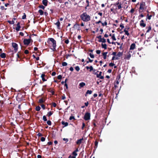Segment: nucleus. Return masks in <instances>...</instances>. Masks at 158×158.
<instances>
[{
    "label": "nucleus",
    "mask_w": 158,
    "mask_h": 158,
    "mask_svg": "<svg viewBox=\"0 0 158 158\" xmlns=\"http://www.w3.org/2000/svg\"><path fill=\"white\" fill-rule=\"evenodd\" d=\"M43 120L44 121H47V119L46 118V117L45 115H44L43 117Z\"/></svg>",
    "instance_id": "obj_43"
},
{
    "label": "nucleus",
    "mask_w": 158,
    "mask_h": 158,
    "mask_svg": "<svg viewBox=\"0 0 158 158\" xmlns=\"http://www.w3.org/2000/svg\"><path fill=\"white\" fill-rule=\"evenodd\" d=\"M47 124L49 126L51 125L52 123L50 120H48L47 121Z\"/></svg>",
    "instance_id": "obj_47"
},
{
    "label": "nucleus",
    "mask_w": 158,
    "mask_h": 158,
    "mask_svg": "<svg viewBox=\"0 0 158 158\" xmlns=\"http://www.w3.org/2000/svg\"><path fill=\"white\" fill-rule=\"evenodd\" d=\"M35 110L37 111H39L40 110V106H37L35 108Z\"/></svg>",
    "instance_id": "obj_36"
},
{
    "label": "nucleus",
    "mask_w": 158,
    "mask_h": 158,
    "mask_svg": "<svg viewBox=\"0 0 158 158\" xmlns=\"http://www.w3.org/2000/svg\"><path fill=\"white\" fill-rule=\"evenodd\" d=\"M53 111H50L48 113L47 116L49 117H50L53 114Z\"/></svg>",
    "instance_id": "obj_34"
},
{
    "label": "nucleus",
    "mask_w": 158,
    "mask_h": 158,
    "mask_svg": "<svg viewBox=\"0 0 158 158\" xmlns=\"http://www.w3.org/2000/svg\"><path fill=\"white\" fill-rule=\"evenodd\" d=\"M120 27H121L122 29L124 27L123 24H122V23L120 25Z\"/></svg>",
    "instance_id": "obj_61"
},
{
    "label": "nucleus",
    "mask_w": 158,
    "mask_h": 158,
    "mask_svg": "<svg viewBox=\"0 0 158 158\" xmlns=\"http://www.w3.org/2000/svg\"><path fill=\"white\" fill-rule=\"evenodd\" d=\"M45 99L44 98H42L39 100L38 103H42L45 102Z\"/></svg>",
    "instance_id": "obj_19"
},
{
    "label": "nucleus",
    "mask_w": 158,
    "mask_h": 158,
    "mask_svg": "<svg viewBox=\"0 0 158 158\" xmlns=\"http://www.w3.org/2000/svg\"><path fill=\"white\" fill-rule=\"evenodd\" d=\"M62 76L61 75H60L57 76V78L59 80H61L62 79Z\"/></svg>",
    "instance_id": "obj_48"
},
{
    "label": "nucleus",
    "mask_w": 158,
    "mask_h": 158,
    "mask_svg": "<svg viewBox=\"0 0 158 158\" xmlns=\"http://www.w3.org/2000/svg\"><path fill=\"white\" fill-rule=\"evenodd\" d=\"M16 52H15V50H11V49H9L8 53H10V55H11V56H13V55Z\"/></svg>",
    "instance_id": "obj_14"
},
{
    "label": "nucleus",
    "mask_w": 158,
    "mask_h": 158,
    "mask_svg": "<svg viewBox=\"0 0 158 158\" xmlns=\"http://www.w3.org/2000/svg\"><path fill=\"white\" fill-rule=\"evenodd\" d=\"M146 25V24L144 23V20H141L140 21V26L142 27H145Z\"/></svg>",
    "instance_id": "obj_12"
},
{
    "label": "nucleus",
    "mask_w": 158,
    "mask_h": 158,
    "mask_svg": "<svg viewBox=\"0 0 158 158\" xmlns=\"http://www.w3.org/2000/svg\"><path fill=\"white\" fill-rule=\"evenodd\" d=\"M119 58L118 57H115V56H113L112 58V60H118Z\"/></svg>",
    "instance_id": "obj_38"
},
{
    "label": "nucleus",
    "mask_w": 158,
    "mask_h": 158,
    "mask_svg": "<svg viewBox=\"0 0 158 158\" xmlns=\"http://www.w3.org/2000/svg\"><path fill=\"white\" fill-rule=\"evenodd\" d=\"M146 28H148V30L146 31V33H148L150 32V31L152 29V27L151 26H149L148 27H146Z\"/></svg>",
    "instance_id": "obj_29"
},
{
    "label": "nucleus",
    "mask_w": 158,
    "mask_h": 158,
    "mask_svg": "<svg viewBox=\"0 0 158 158\" xmlns=\"http://www.w3.org/2000/svg\"><path fill=\"white\" fill-rule=\"evenodd\" d=\"M129 52H127L126 54V57L125 58L129 60L131 56V55L130 53Z\"/></svg>",
    "instance_id": "obj_16"
},
{
    "label": "nucleus",
    "mask_w": 158,
    "mask_h": 158,
    "mask_svg": "<svg viewBox=\"0 0 158 158\" xmlns=\"http://www.w3.org/2000/svg\"><path fill=\"white\" fill-rule=\"evenodd\" d=\"M96 38L99 39V40H98V41L99 42H101V41H102V36L101 35L97 36Z\"/></svg>",
    "instance_id": "obj_25"
},
{
    "label": "nucleus",
    "mask_w": 158,
    "mask_h": 158,
    "mask_svg": "<svg viewBox=\"0 0 158 158\" xmlns=\"http://www.w3.org/2000/svg\"><path fill=\"white\" fill-rule=\"evenodd\" d=\"M64 42L65 44H68L69 43V41L68 39H67L65 40V41H64Z\"/></svg>",
    "instance_id": "obj_55"
},
{
    "label": "nucleus",
    "mask_w": 158,
    "mask_h": 158,
    "mask_svg": "<svg viewBox=\"0 0 158 158\" xmlns=\"http://www.w3.org/2000/svg\"><path fill=\"white\" fill-rule=\"evenodd\" d=\"M95 75H96L97 76V78H99L101 79H104V77L103 76H101V75L102 74V72H99V74H98L97 73H95Z\"/></svg>",
    "instance_id": "obj_8"
},
{
    "label": "nucleus",
    "mask_w": 158,
    "mask_h": 158,
    "mask_svg": "<svg viewBox=\"0 0 158 158\" xmlns=\"http://www.w3.org/2000/svg\"><path fill=\"white\" fill-rule=\"evenodd\" d=\"M114 65L115 64L112 63H110L109 64V66L110 67H112L114 66Z\"/></svg>",
    "instance_id": "obj_51"
},
{
    "label": "nucleus",
    "mask_w": 158,
    "mask_h": 158,
    "mask_svg": "<svg viewBox=\"0 0 158 158\" xmlns=\"http://www.w3.org/2000/svg\"><path fill=\"white\" fill-rule=\"evenodd\" d=\"M41 77L42 78V80L44 82L47 81V79L45 78H48L45 75L44 73H43L41 74Z\"/></svg>",
    "instance_id": "obj_10"
},
{
    "label": "nucleus",
    "mask_w": 158,
    "mask_h": 158,
    "mask_svg": "<svg viewBox=\"0 0 158 158\" xmlns=\"http://www.w3.org/2000/svg\"><path fill=\"white\" fill-rule=\"evenodd\" d=\"M0 56L1 58H4L6 57V54L4 53H2L0 54Z\"/></svg>",
    "instance_id": "obj_26"
},
{
    "label": "nucleus",
    "mask_w": 158,
    "mask_h": 158,
    "mask_svg": "<svg viewBox=\"0 0 158 158\" xmlns=\"http://www.w3.org/2000/svg\"><path fill=\"white\" fill-rule=\"evenodd\" d=\"M122 55H123V52H119L116 55V56L118 57V58L120 57L121 56H122Z\"/></svg>",
    "instance_id": "obj_24"
},
{
    "label": "nucleus",
    "mask_w": 158,
    "mask_h": 158,
    "mask_svg": "<svg viewBox=\"0 0 158 158\" xmlns=\"http://www.w3.org/2000/svg\"><path fill=\"white\" fill-rule=\"evenodd\" d=\"M24 53L25 54H28L29 53V51L27 50H26L24 51Z\"/></svg>",
    "instance_id": "obj_62"
},
{
    "label": "nucleus",
    "mask_w": 158,
    "mask_h": 158,
    "mask_svg": "<svg viewBox=\"0 0 158 158\" xmlns=\"http://www.w3.org/2000/svg\"><path fill=\"white\" fill-rule=\"evenodd\" d=\"M107 52H104L102 53V55L103 56V58L104 60L106 59L107 54Z\"/></svg>",
    "instance_id": "obj_17"
},
{
    "label": "nucleus",
    "mask_w": 158,
    "mask_h": 158,
    "mask_svg": "<svg viewBox=\"0 0 158 158\" xmlns=\"http://www.w3.org/2000/svg\"><path fill=\"white\" fill-rule=\"evenodd\" d=\"M45 140V138L44 137H42L41 138V140L42 142L44 141Z\"/></svg>",
    "instance_id": "obj_52"
},
{
    "label": "nucleus",
    "mask_w": 158,
    "mask_h": 158,
    "mask_svg": "<svg viewBox=\"0 0 158 158\" xmlns=\"http://www.w3.org/2000/svg\"><path fill=\"white\" fill-rule=\"evenodd\" d=\"M48 91L49 92H50V93H51L52 95H54L55 92L51 88H50L48 90Z\"/></svg>",
    "instance_id": "obj_22"
},
{
    "label": "nucleus",
    "mask_w": 158,
    "mask_h": 158,
    "mask_svg": "<svg viewBox=\"0 0 158 158\" xmlns=\"http://www.w3.org/2000/svg\"><path fill=\"white\" fill-rule=\"evenodd\" d=\"M135 48V44L134 43H133L131 44L129 49V52L132 53L131 50H133Z\"/></svg>",
    "instance_id": "obj_9"
},
{
    "label": "nucleus",
    "mask_w": 158,
    "mask_h": 158,
    "mask_svg": "<svg viewBox=\"0 0 158 158\" xmlns=\"http://www.w3.org/2000/svg\"><path fill=\"white\" fill-rule=\"evenodd\" d=\"M73 28L77 29L78 31H80V27L79 26V25L77 23L74 25Z\"/></svg>",
    "instance_id": "obj_11"
},
{
    "label": "nucleus",
    "mask_w": 158,
    "mask_h": 158,
    "mask_svg": "<svg viewBox=\"0 0 158 158\" xmlns=\"http://www.w3.org/2000/svg\"><path fill=\"white\" fill-rule=\"evenodd\" d=\"M63 140L64 141H66L65 143H66L67 142H68L69 141V139H67V138H64L63 139Z\"/></svg>",
    "instance_id": "obj_53"
},
{
    "label": "nucleus",
    "mask_w": 158,
    "mask_h": 158,
    "mask_svg": "<svg viewBox=\"0 0 158 158\" xmlns=\"http://www.w3.org/2000/svg\"><path fill=\"white\" fill-rule=\"evenodd\" d=\"M48 3V1L47 0H43L42 3L45 6H47Z\"/></svg>",
    "instance_id": "obj_21"
},
{
    "label": "nucleus",
    "mask_w": 158,
    "mask_h": 158,
    "mask_svg": "<svg viewBox=\"0 0 158 158\" xmlns=\"http://www.w3.org/2000/svg\"><path fill=\"white\" fill-rule=\"evenodd\" d=\"M12 46L14 48V50H15V52H17L18 48V44L15 43H12Z\"/></svg>",
    "instance_id": "obj_6"
},
{
    "label": "nucleus",
    "mask_w": 158,
    "mask_h": 158,
    "mask_svg": "<svg viewBox=\"0 0 158 158\" xmlns=\"http://www.w3.org/2000/svg\"><path fill=\"white\" fill-rule=\"evenodd\" d=\"M92 93V91L91 90H88L86 92V93L85 94V96H86L87 94H91Z\"/></svg>",
    "instance_id": "obj_28"
},
{
    "label": "nucleus",
    "mask_w": 158,
    "mask_h": 158,
    "mask_svg": "<svg viewBox=\"0 0 158 158\" xmlns=\"http://www.w3.org/2000/svg\"><path fill=\"white\" fill-rule=\"evenodd\" d=\"M102 48L106 49H107V45L106 44H102Z\"/></svg>",
    "instance_id": "obj_32"
},
{
    "label": "nucleus",
    "mask_w": 158,
    "mask_h": 158,
    "mask_svg": "<svg viewBox=\"0 0 158 158\" xmlns=\"http://www.w3.org/2000/svg\"><path fill=\"white\" fill-rule=\"evenodd\" d=\"M38 7L40 8H41L43 10H44L45 8V6H43V5H40Z\"/></svg>",
    "instance_id": "obj_40"
},
{
    "label": "nucleus",
    "mask_w": 158,
    "mask_h": 158,
    "mask_svg": "<svg viewBox=\"0 0 158 158\" xmlns=\"http://www.w3.org/2000/svg\"><path fill=\"white\" fill-rule=\"evenodd\" d=\"M75 69H76V70L77 71H79V70H80V68L79 67V66H77L75 67Z\"/></svg>",
    "instance_id": "obj_44"
},
{
    "label": "nucleus",
    "mask_w": 158,
    "mask_h": 158,
    "mask_svg": "<svg viewBox=\"0 0 158 158\" xmlns=\"http://www.w3.org/2000/svg\"><path fill=\"white\" fill-rule=\"evenodd\" d=\"M85 85V83L83 82H81L80 83L79 85L78 88L79 89H81L82 87H83Z\"/></svg>",
    "instance_id": "obj_15"
},
{
    "label": "nucleus",
    "mask_w": 158,
    "mask_h": 158,
    "mask_svg": "<svg viewBox=\"0 0 158 158\" xmlns=\"http://www.w3.org/2000/svg\"><path fill=\"white\" fill-rule=\"evenodd\" d=\"M56 73L55 72H52L51 74V75L52 76H54L56 75Z\"/></svg>",
    "instance_id": "obj_64"
},
{
    "label": "nucleus",
    "mask_w": 158,
    "mask_h": 158,
    "mask_svg": "<svg viewBox=\"0 0 158 158\" xmlns=\"http://www.w3.org/2000/svg\"><path fill=\"white\" fill-rule=\"evenodd\" d=\"M102 23V25L103 26H106L107 25V22H106V21L104 23Z\"/></svg>",
    "instance_id": "obj_39"
},
{
    "label": "nucleus",
    "mask_w": 158,
    "mask_h": 158,
    "mask_svg": "<svg viewBox=\"0 0 158 158\" xmlns=\"http://www.w3.org/2000/svg\"><path fill=\"white\" fill-rule=\"evenodd\" d=\"M124 31L125 32V35H127V36H129L130 35L128 31L126 30V28H125L124 29Z\"/></svg>",
    "instance_id": "obj_31"
},
{
    "label": "nucleus",
    "mask_w": 158,
    "mask_h": 158,
    "mask_svg": "<svg viewBox=\"0 0 158 158\" xmlns=\"http://www.w3.org/2000/svg\"><path fill=\"white\" fill-rule=\"evenodd\" d=\"M116 53L117 52H113L112 54V55H113L114 56H116Z\"/></svg>",
    "instance_id": "obj_59"
},
{
    "label": "nucleus",
    "mask_w": 158,
    "mask_h": 158,
    "mask_svg": "<svg viewBox=\"0 0 158 158\" xmlns=\"http://www.w3.org/2000/svg\"><path fill=\"white\" fill-rule=\"evenodd\" d=\"M52 105L54 107H56V104L55 102H52Z\"/></svg>",
    "instance_id": "obj_50"
},
{
    "label": "nucleus",
    "mask_w": 158,
    "mask_h": 158,
    "mask_svg": "<svg viewBox=\"0 0 158 158\" xmlns=\"http://www.w3.org/2000/svg\"><path fill=\"white\" fill-rule=\"evenodd\" d=\"M93 73L95 75V73H97L99 72L98 71H97V70L95 69H94L93 70Z\"/></svg>",
    "instance_id": "obj_46"
},
{
    "label": "nucleus",
    "mask_w": 158,
    "mask_h": 158,
    "mask_svg": "<svg viewBox=\"0 0 158 158\" xmlns=\"http://www.w3.org/2000/svg\"><path fill=\"white\" fill-rule=\"evenodd\" d=\"M75 119V118L74 117V116H70L69 118V119L70 120H72V119Z\"/></svg>",
    "instance_id": "obj_54"
},
{
    "label": "nucleus",
    "mask_w": 158,
    "mask_h": 158,
    "mask_svg": "<svg viewBox=\"0 0 158 158\" xmlns=\"http://www.w3.org/2000/svg\"><path fill=\"white\" fill-rule=\"evenodd\" d=\"M83 140V138H82L80 139L77 140V141L76 142V143L77 144L80 145L82 142V141Z\"/></svg>",
    "instance_id": "obj_18"
},
{
    "label": "nucleus",
    "mask_w": 158,
    "mask_h": 158,
    "mask_svg": "<svg viewBox=\"0 0 158 158\" xmlns=\"http://www.w3.org/2000/svg\"><path fill=\"white\" fill-rule=\"evenodd\" d=\"M135 11V10L133 8H132L130 11V12L131 13H133Z\"/></svg>",
    "instance_id": "obj_56"
},
{
    "label": "nucleus",
    "mask_w": 158,
    "mask_h": 158,
    "mask_svg": "<svg viewBox=\"0 0 158 158\" xmlns=\"http://www.w3.org/2000/svg\"><path fill=\"white\" fill-rule=\"evenodd\" d=\"M80 18L84 22H87L90 20V16L87 15L86 12L83 13L80 15Z\"/></svg>",
    "instance_id": "obj_1"
},
{
    "label": "nucleus",
    "mask_w": 158,
    "mask_h": 158,
    "mask_svg": "<svg viewBox=\"0 0 158 158\" xmlns=\"http://www.w3.org/2000/svg\"><path fill=\"white\" fill-rule=\"evenodd\" d=\"M61 124L62 125H64V127H66V126H68V123H67V122H64L63 121H62L61 122Z\"/></svg>",
    "instance_id": "obj_30"
},
{
    "label": "nucleus",
    "mask_w": 158,
    "mask_h": 158,
    "mask_svg": "<svg viewBox=\"0 0 158 158\" xmlns=\"http://www.w3.org/2000/svg\"><path fill=\"white\" fill-rule=\"evenodd\" d=\"M86 69L88 70L89 69V71L91 72V71H93V70L94 69L92 66H90V67L86 66Z\"/></svg>",
    "instance_id": "obj_20"
},
{
    "label": "nucleus",
    "mask_w": 158,
    "mask_h": 158,
    "mask_svg": "<svg viewBox=\"0 0 158 158\" xmlns=\"http://www.w3.org/2000/svg\"><path fill=\"white\" fill-rule=\"evenodd\" d=\"M8 22L10 24H14V23H15V22L13 21V20H12V21H10V20H8Z\"/></svg>",
    "instance_id": "obj_37"
},
{
    "label": "nucleus",
    "mask_w": 158,
    "mask_h": 158,
    "mask_svg": "<svg viewBox=\"0 0 158 158\" xmlns=\"http://www.w3.org/2000/svg\"><path fill=\"white\" fill-rule=\"evenodd\" d=\"M89 55L90 56V57L92 58H94V55L93 54H92L91 53H89Z\"/></svg>",
    "instance_id": "obj_42"
},
{
    "label": "nucleus",
    "mask_w": 158,
    "mask_h": 158,
    "mask_svg": "<svg viewBox=\"0 0 158 158\" xmlns=\"http://www.w3.org/2000/svg\"><path fill=\"white\" fill-rule=\"evenodd\" d=\"M20 22H18L16 24L17 27H16L15 29L17 31H18L20 30V29L21 28V26H20Z\"/></svg>",
    "instance_id": "obj_13"
},
{
    "label": "nucleus",
    "mask_w": 158,
    "mask_h": 158,
    "mask_svg": "<svg viewBox=\"0 0 158 158\" xmlns=\"http://www.w3.org/2000/svg\"><path fill=\"white\" fill-rule=\"evenodd\" d=\"M90 114L89 113L86 112L84 116V118L85 120H88L90 119Z\"/></svg>",
    "instance_id": "obj_4"
},
{
    "label": "nucleus",
    "mask_w": 158,
    "mask_h": 158,
    "mask_svg": "<svg viewBox=\"0 0 158 158\" xmlns=\"http://www.w3.org/2000/svg\"><path fill=\"white\" fill-rule=\"evenodd\" d=\"M67 64V63L65 62H63L62 63V65L63 66H66Z\"/></svg>",
    "instance_id": "obj_41"
},
{
    "label": "nucleus",
    "mask_w": 158,
    "mask_h": 158,
    "mask_svg": "<svg viewBox=\"0 0 158 158\" xmlns=\"http://www.w3.org/2000/svg\"><path fill=\"white\" fill-rule=\"evenodd\" d=\"M113 5L114 6H117L118 8H115V10L118 9H121L123 6H120V5L119 4V0H118Z\"/></svg>",
    "instance_id": "obj_5"
},
{
    "label": "nucleus",
    "mask_w": 158,
    "mask_h": 158,
    "mask_svg": "<svg viewBox=\"0 0 158 158\" xmlns=\"http://www.w3.org/2000/svg\"><path fill=\"white\" fill-rule=\"evenodd\" d=\"M98 142L97 141H96L95 142V145L96 147H97L98 146Z\"/></svg>",
    "instance_id": "obj_60"
},
{
    "label": "nucleus",
    "mask_w": 158,
    "mask_h": 158,
    "mask_svg": "<svg viewBox=\"0 0 158 158\" xmlns=\"http://www.w3.org/2000/svg\"><path fill=\"white\" fill-rule=\"evenodd\" d=\"M41 107L44 110L45 109V106L44 104H42L41 105Z\"/></svg>",
    "instance_id": "obj_58"
},
{
    "label": "nucleus",
    "mask_w": 158,
    "mask_h": 158,
    "mask_svg": "<svg viewBox=\"0 0 158 158\" xmlns=\"http://www.w3.org/2000/svg\"><path fill=\"white\" fill-rule=\"evenodd\" d=\"M111 38L112 40L114 41H115L116 40L115 37V35L114 34H113L112 35Z\"/></svg>",
    "instance_id": "obj_35"
},
{
    "label": "nucleus",
    "mask_w": 158,
    "mask_h": 158,
    "mask_svg": "<svg viewBox=\"0 0 158 158\" xmlns=\"http://www.w3.org/2000/svg\"><path fill=\"white\" fill-rule=\"evenodd\" d=\"M37 135L38 136H43V135L42 133H39Z\"/></svg>",
    "instance_id": "obj_63"
},
{
    "label": "nucleus",
    "mask_w": 158,
    "mask_h": 158,
    "mask_svg": "<svg viewBox=\"0 0 158 158\" xmlns=\"http://www.w3.org/2000/svg\"><path fill=\"white\" fill-rule=\"evenodd\" d=\"M55 24L57 25V28L58 29H60V22L59 20H58L57 22L55 23Z\"/></svg>",
    "instance_id": "obj_23"
},
{
    "label": "nucleus",
    "mask_w": 158,
    "mask_h": 158,
    "mask_svg": "<svg viewBox=\"0 0 158 158\" xmlns=\"http://www.w3.org/2000/svg\"><path fill=\"white\" fill-rule=\"evenodd\" d=\"M145 5V3L144 2H142L140 3V6L139 8V12H140V10H142V11L144 9V6Z\"/></svg>",
    "instance_id": "obj_7"
},
{
    "label": "nucleus",
    "mask_w": 158,
    "mask_h": 158,
    "mask_svg": "<svg viewBox=\"0 0 158 158\" xmlns=\"http://www.w3.org/2000/svg\"><path fill=\"white\" fill-rule=\"evenodd\" d=\"M38 12L40 14V15H43L44 13L43 11V10L41 9L39 10H38Z\"/></svg>",
    "instance_id": "obj_33"
},
{
    "label": "nucleus",
    "mask_w": 158,
    "mask_h": 158,
    "mask_svg": "<svg viewBox=\"0 0 158 158\" xmlns=\"http://www.w3.org/2000/svg\"><path fill=\"white\" fill-rule=\"evenodd\" d=\"M101 51L100 50H97L96 51V53L98 54H99L101 53Z\"/></svg>",
    "instance_id": "obj_57"
},
{
    "label": "nucleus",
    "mask_w": 158,
    "mask_h": 158,
    "mask_svg": "<svg viewBox=\"0 0 158 158\" xmlns=\"http://www.w3.org/2000/svg\"><path fill=\"white\" fill-rule=\"evenodd\" d=\"M26 15L25 13H23V16L22 17V19H26Z\"/></svg>",
    "instance_id": "obj_45"
},
{
    "label": "nucleus",
    "mask_w": 158,
    "mask_h": 158,
    "mask_svg": "<svg viewBox=\"0 0 158 158\" xmlns=\"http://www.w3.org/2000/svg\"><path fill=\"white\" fill-rule=\"evenodd\" d=\"M106 42V40L104 38H102V41H101V42L103 43H105Z\"/></svg>",
    "instance_id": "obj_49"
},
{
    "label": "nucleus",
    "mask_w": 158,
    "mask_h": 158,
    "mask_svg": "<svg viewBox=\"0 0 158 158\" xmlns=\"http://www.w3.org/2000/svg\"><path fill=\"white\" fill-rule=\"evenodd\" d=\"M78 151V149L77 148L76 149L74 152H73V155L74 156H76L77 155V152Z\"/></svg>",
    "instance_id": "obj_27"
},
{
    "label": "nucleus",
    "mask_w": 158,
    "mask_h": 158,
    "mask_svg": "<svg viewBox=\"0 0 158 158\" xmlns=\"http://www.w3.org/2000/svg\"><path fill=\"white\" fill-rule=\"evenodd\" d=\"M48 43L49 44H52V48L54 50H55L56 47V41L53 38H49L47 41Z\"/></svg>",
    "instance_id": "obj_2"
},
{
    "label": "nucleus",
    "mask_w": 158,
    "mask_h": 158,
    "mask_svg": "<svg viewBox=\"0 0 158 158\" xmlns=\"http://www.w3.org/2000/svg\"><path fill=\"white\" fill-rule=\"evenodd\" d=\"M29 38L28 39H25L23 41V44L25 45H28L31 42H32L33 40L31 38V36L29 37Z\"/></svg>",
    "instance_id": "obj_3"
}]
</instances>
